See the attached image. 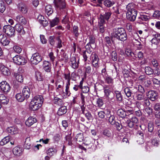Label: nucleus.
Segmentation results:
<instances>
[{"instance_id": "49", "label": "nucleus", "mask_w": 160, "mask_h": 160, "mask_svg": "<svg viewBox=\"0 0 160 160\" xmlns=\"http://www.w3.org/2000/svg\"><path fill=\"white\" fill-rule=\"evenodd\" d=\"M103 134L107 137H109L111 136V133L110 130L105 129L103 130Z\"/></svg>"}, {"instance_id": "4", "label": "nucleus", "mask_w": 160, "mask_h": 160, "mask_svg": "<svg viewBox=\"0 0 160 160\" xmlns=\"http://www.w3.org/2000/svg\"><path fill=\"white\" fill-rule=\"evenodd\" d=\"M14 62L18 65H24L27 62V60L24 57L20 55H16L13 58Z\"/></svg>"}, {"instance_id": "15", "label": "nucleus", "mask_w": 160, "mask_h": 160, "mask_svg": "<svg viewBox=\"0 0 160 160\" xmlns=\"http://www.w3.org/2000/svg\"><path fill=\"white\" fill-rule=\"evenodd\" d=\"M76 60V58L75 57H72L70 59L72 67L74 69H77L78 67L79 59H78L77 61Z\"/></svg>"}, {"instance_id": "61", "label": "nucleus", "mask_w": 160, "mask_h": 160, "mask_svg": "<svg viewBox=\"0 0 160 160\" xmlns=\"http://www.w3.org/2000/svg\"><path fill=\"white\" fill-rule=\"evenodd\" d=\"M98 117L100 118L101 119H103L105 118L106 113L104 111H101L98 113Z\"/></svg>"}, {"instance_id": "14", "label": "nucleus", "mask_w": 160, "mask_h": 160, "mask_svg": "<svg viewBox=\"0 0 160 160\" xmlns=\"http://www.w3.org/2000/svg\"><path fill=\"white\" fill-rule=\"evenodd\" d=\"M37 122V120L36 118L32 117H29L26 120L25 124L27 126L29 127Z\"/></svg>"}, {"instance_id": "20", "label": "nucleus", "mask_w": 160, "mask_h": 160, "mask_svg": "<svg viewBox=\"0 0 160 160\" xmlns=\"http://www.w3.org/2000/svg\"><path fill=\"white\" fill-rule=\"evenodd\" d=\"M72 32L75 38L77 39L79 35L81 32L78 31V28L77 26H74L73 27Z\"/></svg>"}, {"instance_id": "51", "label": "nucleus", "mask_w": 160, "mask_h": 160, "mask_svg": "<svg viewBox=\"0 0 160 160\" xmlns=\"http://www.w3.org/2000/svg\"><path fill=\"white\" fill-rule=\"evenodd\" d=\"M125 52L127 55L128 56L132 57L134 54L131 50L129 48H126Z\"/></svg>"}, {"instance_id": "37", "label": "nucleus", "mask_w": 160, "mask_h": 160, "mask_svg": "<svg viewBox=\"0 0 160 160\" xmlns=\"http://www.w3.org/2000/svg\"><path fill=\"white\" fill-rule=\"evenodd\" d=\"M102 15H100L98 19V25H105V21Z\"/></svg>"}, {"instance_id": "10", "label": "nucleus", "mask_w": 160, "mask_h": 160, "mask_svg": "<svg viewBox=\"0 0 160 160\" xmlns=\"http://www.w3.org/2000/svg\"><path fill=\"white\" fill-rule=\"evenodd\" d=\"M147 96L151 100L154 101L158 98V94L156 91L152 90L148 92Z\"/></svg>"}, {"instance_id": "39", "label": "nucleus", "mask_w": 160, "mask_h": 160, "mask_svg": "<svg viewBox=\"0 0 160 160\" xmlns=\"http://www.w3.org/2000/svg\"><path fill=\"white\" fill-rule=\"evenodd\" d=\"M145 72L146 73L147 75H151L153 72V69L149 67H147L145 68Z\"/></svg>"}, {"instance_id": "47", "label": "nucleus", "mask_w": 160, "mask_h": 160, "mask_svg": "<svg viewBox=\"0 0 160 160\" xmlns=\"http://www.w3.org/2000/svg\"><path fill=\"white\" fill-rule=\"evenodd\" d=\"M13 49L16 52L18 53H20L22 50L21 48L19 45L14 46L13 47Z\"/></svg>"}, {"instance_id": "22", "label": "nucleus", "mask_w": 160, "mask_h": 160, "mask_svg": "<svg viewBox=\"0 0 160 160\" xmlns=\"http://www.w3.org/2000/svg\"><path fill=\"white\" fill-rule=\"evenodd\" d=\"M45 12L47 15L49 16L51 15L53 13V10L52 7L50 5H48L46 6L45 8Z\"/></svg>"}, {"instance_id": "62", "label": "nucleus", "mask_w": 160, "mask_h": 160, "mask_svg": "<svg viewBox=\"0 0 160 160\" xmlns=\"http://www.w3.org/2000/svg\"><path fill=\"white\" fill-rule=\"evenodd\" d=\"M113 8L114 9V13L116 15H118L120 14L121 12V10L118 7H116L115 8L113 7Z\"/></svg>"}, {"instance_id": "24", "label": "nucleus", "mask_w": 160, "mask_h": 160, "mask_svg": "<svg viewBox=\"0 0 160 160\" xmlns=\"http://www.w3.org/2000/svg\"><path fill=\"white\" fill-rule=\"evenodd\" d=\"M7 130L8 133L12 135L16 134L17 133V128L14 126L8 128Z\"/></svg>"}, {"instance_id": "17", "label": "nucleus", "mask_w": 160, "mask_h": 160, "mask_svg": "<svg viewBox=\"0 0 160 160\" xmlns=\"http://www.w3.org/2000/svg\"><path fill=\"white\" fill-rule=\"evenodd\" d=\"M32 101L42 106L43 102V98L42 96L36 95L33 98Z\"/></svg>"}, {"instance_id": "7", "label": "nucleus", "mask_w": 160, "mask_h": 160, "mask_svg": "<svg viewBox=\"0 0 160 160\" xmlns=\"http://www.w3.org/2000/svg\"><path fill=\"white\" fill-rule=\"evenodd\" d=\"M42 60V57L38 53L33 54L30 60L32 63L35 65L38 64Z\"/></svg>"}, {"instance_id": "54", "label": "nucleus", "mask_w": 160, "mask_h": 160, "mask_svg": "<svg viewBox=\"0 0 160 160\" xmlns=\"http://www.w3.org/2000/svg\"><path fill=\"white\" fill-rule=\"evenodd\" d=\"M104 0H92V1L94 3H98L96 6L97 7H102V2H103Z\"/></svg>"}, {"instance_id": "13", "label": "nucleus", "mask_w": 160, "mask_h": 160, "mask_svg": "<svg viewBox=\"0 0 160 160\" xmlns=\"http://www.w3.org/2000/svg\"><path fill=\"white\" fill-rule=\"evenodd\" d=\"M23 150L21 147L18 146L13 148L12 151L15 155L20 156L22 154Z\"/></svg>"}, {"instance_id": "44", "label": "nucleus", "mask_w": 160, "mask_h": 160, "mask_svg": "<svg viewBox=\"0 0 160 160\" xmlns=\"http://www.w3.org/2000/svg\"><path fill=\"white\" fill-rule=\"evenodd\" d=\"M64 78L67 80L66 84H70V81L71 79V77L70 73L68 74H64Z\"/></svg>"}, {"instance_id": "58", "label": "nucleus", "mask_w": 160, "mask_h": 160, "mask_svg": "<svg viewBox=\"0 0 160 160\" xmlns=\"http://www.w3.org/2000/svg\"><path fill=\"white\" fill-rule=\"evenodd\" d=\"M151 143L153 146H157L159 144L158 141L156 138H154L151 140Z\"/></svg>"}, {"instance_id": "28", "label": "nucleus", "mask_w": 160, "mask_h": 160, "mask_svg": "<svg viewBox=\"0 0 160 160\" xmlns=\"http://www.w3.org/2000/svg\"><path fill=\"white\" fill-rule=\"evenodd\" d=\"M1 71L2 73L5 75H8L10 74V72L9 69L4 66L1 68Z\"/></svg>"}, {"instance_id": "38", "label": "nucleus", "mask_w": 160, "mask_h": 160, "mask_svg": "<svg viewBox=\"0 0 160 160\" xmlns=\"http://www.w3.org/2000/svg\"><path fill=\"white\" fill-rule=\"evenodd\" d=\"M124 92L127 96L128 97H131L132 93V91L128 87H126L124 89Z\"/></svg>"}, {"instance_id": "52", "label": "nucleus", "mask_w": 160, "mask_h": 160, "mask_svg": "<svg viewBox=\"0 0 160 160\" xmlns=\"http://www.w3.org/2000/svg\"><path fill=\"white\" fill-rule=\"evenodd\" d=\"M92 139L89 137L85 138L84 140V143L86 145H88L91 143Z\"/></svg>"}, {"instance_id": "43", "label": "nucleus", "mask_w": 160, "mask_h": 160, "mask_svg": "<svg viewBox=\"0 0 160 160\" xmlns=\"http://www.w3.org/2000/svg\"><path fill=\"white\" fill-rule=\"evenodd\" d=\"M91 58L92 59V62L98 60H99L98 56L94 52L92 53L91 56Z\"/></svg>"}, {"instance_id": "64", "label": "nucleus", "mask_w": 160, "mask_h": 160, "mask_svg": "<svg viewBox=\"0 0 160 160\" xmlns=\"http://www.w3.org/2000/svg\"><path fill=\"white\" fill-rule=\"evenodd\" d=\"M104 41L106 44L108 45L109 46H111L112 45V42L110 38L109 37H106L105 38Z\"/></svg>"}, {"instance_id": "36", "label": "nucleus", "mask_w": 160, "mask_h": 160, "mask_svg": "<svg viewBox=\"0 0 160 160\" xmlns=\"http://www.w3.org/2000/svg\"><path fill=\"white\" fill-rule=\"evenodd\" d=\"M112 14V12L110 11H106L104 14L102 15V16L105 19L108 21L111 17Z\"/></svg>"}, {"instance_id": "19", "label": "nucleus", "mask_w": 160, "mask_h": 160, "mask_svg": "<svg viewBox=\"0 0 160 160\" xmlns=\"http://www.w3.org/2000/svg\"><path fill=\"white\" fill-rule=\"evenodd\" d=\"M42 105L36 103L35 102L31 100L30 104V108L33 111H36L38 110Z\"/></svg>"}, {"instance_id": "32", "label": "nucleus", "mask_w": 160, "mask_h": 160, "mask_svg": "<svg viewBox=\"0 0 160 160\" xmlns=\"http://www.w3.org/2000/svg\"><path fill=\"white\" fill-rule=\"evenodd\" d=\"M16 80L19 82H22L23 81V78L22 74L15 73L14 74Z\"/></svg>"}, {"instance_id": "23", "label": "nucleus", "mask_w": 160, "mask_h": 160, "mask_svg": "<svg viewBox=\"0 0 160 160\" xmlns=\"http://www.w3.org/2000/svg\"><path fill=\"white\" fill-rule=\"evenodd\" d=\"M67 112V109L66 107L62 106L60 108L58 112V114L59 116H62L66 113Z\"/></svg>"}, {"instance_id": "34", "label": "nucleus", "mask_w": 160, "mask_h": 160, "mask_svg": "<svg viewBox=\"0 0 160 160\" xmlns=\"http://www.w3.org/2000/svg\"><path fill=\"white\" fill-rule=\"evenodd\" d=\"M76 138L77 141L81 142L83 140L84 136L83 133H80L78 134L76 136Z\"/></svg>"}, {"instance_id": "6", "label": "nucleus", "mask_w": 160, "mask_h": 160, "mask_svg": "<svg viewBox=\"0 0 160 160\" xmlns=\"http://www.w3.org/2000/svg\"><path fill=\"white\" fill-rule=\"evenodd\" d=\"M145 78L144 75H141V83L142 84V85H141V93H142L145 92L144 88L148 87L150 83L149 80H146L143 79Z\"/></svg>"}, {"instance_id": "42", "label": "nucleus", "mask_w": 160, "mask_h": 160, "mask_svg": "<svg viewBox=\"0 0 160 160\" xmlns=\"http://www.w3.org/2000/svg\"><path fill=\"white\" fill-rule=\"evenodd\" d=\"M115 93L116 94L117 100L118 101H121L122 100V97L120 92L118 91H115Z\"/></svg>"}, {"instance_id": "46", "label": "nucleus", "mask_w": 160, "mask_h": 160, "mask_svg": "<svg viewBox=\"0 0 160 160\" xmlns=\"http://www.w3.org/2000/svg\"><path fill=\"white\" fill-rule=\"evenodd\" d=\"M104 104L102 100L100 98L97 99L96 101V104L99 107H102Z\"/></svg>"}, {"instance_id": "57", "label": "nucleus", "mask_w": 160, "mask_h": 160, "mask_svg": "<svg viewBox=\"0 0 160 160\" xmlns=\"http://www.w3.org/2000/svg\"><path fill=\"white\" fill-rule=\"evenodd\" d=\"M99 27L98 31L101 33H103L105 29V25H98Z\"/></svg>"}, {"instance_id": "56", "label": "nucleus", "mask_w": 160, "mask_h": 160, "mask_svg": "<svg viewBox=\"0 0 160 160\" xmlns=\"http://www.w3.org/2000/svg\"><path fill=\"white\" fill-rule=\"evenodd\" d=\"M144 111L149 115H151L152 113V109L149 107L146 108Z\"/></svg>"}, {"instance_id": "2", "label": "nucleus", "mask_w": 160, "mask_h": 160, "mask_svg": "<svg viewBox=\"0 0 160 160\" xmlns=\"http://www.w3.org/2000/svg\"><path fill=\"white\" fill-rule=\"evenodd\" d=\"M133 5V3H129L126 7L127 18L131 21H133L135 20L137 13L136 10L134 8Z\"/></svg>"}, {"instance_id": "9", "label": "nucleus", "mask_w": 160, "mask_h": 160, "mask_svg": "<svg viewBox=\"0 0 160 160\" xmlns=\"http://www.w3.org/2000/svg\"><path fill=\"white\" fill-rule=\"evenodd\" d=\"M18 8L20 12L23 14L26 13L28 10V8L25 4L20 2L18 5Z\"/></svg>"}, {"instance_id": "41", "label": "nucleus", "mask_w": 160, "mask_h": 160, "mask_svg": "<svg viewBox=\"0 0 160 160\" xmlns=\"http://www.w3.org/2000/svg\"><path fill=\"white\" fill-rule=\"evenodd\" d=\"M89 42L88 43V44L94 45L95 42V38L93 35H90L89 38Z\"/></svg>"}, {"instance_id": "59", "label": "nucleus", "mask_w": 160, "mask_h": 160, "mask_svg": "<svg viewBox=\"0 0 160 160\" xmlns=\"http://www.w3.org/2000/svg\"><path fill=\"white\" fill-rule=\"evenodd\" d=\"M142 104L144 107H148L150 104V102L149 100L146 99L143 100V101H142Z\"/></svg>"}, {"instance_id": "16", "label": "nucleus", "mask_w": 160, "mask_h": 160, "mask_svg": "<svg viewBox=\"0 0 160 160\" xmlns=\"http://www.w3.org/2000/svg\"><path fill=\"white\" fill-rule=\"evenodd\" d=\"M26 99L29 98L31 94V91L29 88L27 86H25L23 88L22 90V93Z\"/></svg>"}, {"instance_id": "26", "label": "nucleus", "mask_w": 160, "mask_h": 160, "mask_svg": "<svg viewBox=\"0 0 160 160\" xmlns=\"http://www.w3.org/2000/svg\"><path fill=\"white\" fill-rule=\"evenodd\" d=\"M57 150L54 148H49L47 151V154L51 157L56 153Z\"/></svg>"}, {"instance_id": "18", "label": "nucleus", "mask_w": 160, "mask_h": 160, "mask_svg": "<svg viewBox=\"0 0 160 160\" xmlns=\"http://www.w3.org/2000/svg\"><path fill=\"white\" fill-rule=\"evenodd\" d=\"M15 20L22 25L25 24L27 22L26 19L21 15H19L15 17Z\"/></svg>"}, {"instance_id": "11", "label": "nucleus", "mask_w": 160, "mask_h": 160, "mask_svg": "<svg viewBox=\"0 0 160 160\" xmlns=\"http://www.w3.org/2000/svg\"><path fill=\"white\" fill-rule=\"evenodd\" d=\"M43 69L46 72H49L51 71V64L48 61H44L42 64Z\"/></svg>"}, {"instance_id": "27", "label": "nucleus", "mask_w": 160, "mask_h": 160, "mask_svg": "<svg viewBox=\"0 0 160 160\" xmlns=\"http://www.w3.org/2000/svg\"><path fill=\"white\" fill-rule=\"evenodd\" d=\"M31 145L30 138L29 137L25 139L24 146L26 149H28L30 148Z\"/></svg>"}, {"instance_id": "35", "label": "nucleus", "mask_w": 160, "mask_h": 160, "mask_svg": "<svg viewBox=\"0 0 160 160\" xmlns=\"http://www.w3.org/2000/svg\"><path fill=\"white\" fill-rule=\"evenodd\" d=\"M9 141V136L6 137L0 142V145L1 146H3L8 143Z\"/></svg>"}, {"instance_id": "55", "label": "nucleus", "mask_w": 160, "mask_h": 160, "mask_svg": "<svg viewBox=\"0 0 160 160\" xmlns=\"http://www.w3.org/2000/svg\"><path fill=\"white\" fill-rule=\"evenodd\" d=\"M152 43V45H158L159 42L157 40V39L154 37L151 41Z\"/></svg>"}, {"instance_id": "53", "label": "nucleus", "mask_w": 160, "mask_h": 160, "mask_svg": "<svg viewBox=\"0 0 160 160\" xmlns=\"http://www.w3.org/2000/svg\"><path fill=\"white\" fill-rule=\"evenodd\" d=\"M9 40V38L6 37L5 39L2 41V42H1V43L4 46H7L10 43Z\"/></svg>"}, {"instance_id": "3", "label": "nucleus", "mask_w": 160, "mask_h": 160, "mask_svg": "<svg viewBox=\"0 0 160 160\" xmlns=\"http://www.w3.org/2000/svg\"><path fill=\"white\" fill-rule=\"evenodd\" d=\"M55 7L57 11H63L66 8V3L63 1L62 0H54Z\"/></svg>"}, {"instance_id": "33", "label": "nucleus", "mask_w": 160, "mask_h": 160, "mask_svg": "<svg viewBox=\"0 0 160 160\" xmlns=\"http://www.w3.org/2000/svg\"><path fill=\"white\" fill-rule=\"evenodd\" d=\"M105 82L111 86H112L113 83V79L110 76H107L105 79Z\"/></svg>"}, {"instance_id": "12", "label": "nucleus", "mask_w": 160, "mask_h": 160, "mask_svg": "<svg viewBox=\"0 0 160 160\" xmlns=\"http://www.w3.org/2000/svg\"><path fill=\"white\" fill-rule=\"evenodd\" d=\"M14 29L21 35H24L25 33V32L23 26L19 23H17Z\"/></svg>"}, {"instance_id": "5", "label": "nucleus", "mask_w": 160, "mask_h": 160, "mask_svg": "<svg viewBox=\"0 0 160 160\" xmlns=\"http://www.w3.org/2000/svg\"><path fill=\"white\" fill-rule=\"evenodd\" d=\"M3 31L8 36L11 37L14 35L15 29L9 25H5L3 28Z\"/></svg>"}, {"instance_id": "8", "label": "nucleus", "mask_w": 160, "mask_h": 160, "mask_svg": "<svg viewBox=\"0 0 160 160\" xmlns=\"http://www.w3.org/2000/svg\"><path fill=\"white\" fill-rule=\"evenodd\" d=\"M0 87L2 91L5 93H7L10 90L9 84L5 81H3L0 83Z\"/></svg>"}, {"instance_id": "21", "label": "nucleus", "mask_w": 160, "mask_h": 160, "mask_svg": "<svg viewBox=\"0 0 160 160\" xmlns=\"http://www.w3.org/2000/svg\"><path fill=\"white\" fill-rule=\"evenodd\" d=\"M103 3L105 6L107 8H109L112 7L115 4L114 1L110 0H104Z\"/></svg>"}, {"instance_id": "60", "label": "nucleus", "mask_w": 160, "mask_h": 160, "mask_svg": "<svg viewBox=\"0 0 160 160\" xmlns=\"http://www.w3.org/2000/svg\"><path fill=\"white\" fill-rule=\"evenodd\" d=\"M112 56V59L114 61H116L117 60V54L115 51H112L111 55Z\"/></svg>"}, {"instance_id": "30", "label": "nucleus", "mask_w": 160, "mask_h": 160, "mask_svg": "<svg viewBox=\"0 0 160 160\" xmlns=\"http://www.w3.org/2000/svg\"><path fill=\"white\" fill-rule=\"evenodd\" d=\"M53 102L54 104H58L59 106L62 105L63 104L62 100L57 97L54 98Z\"/></svg>"}, {"instance_id": "25", "label": "nucleus", "mask_w": 160, "mask_h": 160, "mask_svg": "<svg viewBox=\"0 0 160 160\" xmlns=\"http://www.w3.org/2000/svg\"><path fill=\"white\" fill-rule=\"evenodd\" d=\"M17 100L19 102H22L24 100L26 99L25 97H24L23 95L21 93H18L15 96Z\"/></svg>"}, {"instance_id": "31", "label": "nucleus", "mask_w": 160, "mask_h": 160, "mask_svg": "<svg viewBox=\"0 0 160 160\" xmlns=\"http://www.w3.org/2000/svg\"><path fill=\"white\" fill-rule=\"evenodd\" d=\"M59 21L58 18H56L50 21V25L51 27H54L58 25Z\"/></svg>"}, {"instance_id": "48", "label": "nucleus", "mask_w": 160, "mask_h": 160, "mask_svg": "<svg viewBox=\"0 0 160 160\" xmlns=\"http://www.w3.org/2000/svg\"><path fill=\"white\" fill-rule=\"evenodd\" d=\"M109 122L112 125H114L116 122L115 120V117L114 116L111 115L109 117Z\"/></svg>"}, {"instance_id": "50", "label": "nucleus", "mask_w": 160, "mask_h": 160, "mask_svg": "<svg viewBox=\"0 0 160 160\" xmlns=\"http://www.w3.org/2000/svg\"><path fill=\"white\" fill-rule=\"evenodd\" d=\"M70 84H66L65 88V93L67 96H70L71 93L69 90V87Z\"/></svg>"}, {"instance_id": "40", "label": "nucleus", "mask_w": 160, "mask_h": 160, "mask_svg": "<svg viewBox=\"0 0 160 160\" xmlns=\"http://www.w3.org/2000/svg\"><path fill=\"white\" fill-rule=\"evenodd\" d=\"M35 77L37 80L38 81H41L42 79L41 73L37 71L36 72Z\"/></svg>"}, {"instance_id": "45", "label": "nucleus", "mask_w": 160, "mask_h": 160, "mask_svg": "<svg viewBox=\"0 0 160 160\" xmlns=\"http://www.w3.org/2000/svg\"><path fill=\"white\" fill-rule=\"evenodd\" d=\"M154 126L153 123L152 122H149L148 123V130L150 132H152L153 130Z\"/></svg>"}, {"instance_id": "63", "label": "nucleus", "mask_w": 160, "mask_h": 160, "mask_svg": "<svg viewBox=\"0 0 160 160\" xmlns=\"http://www.w3.org/2000/svg\"><path fill=\"white\" fill-rule=\"evenodd\" d=\"M82 90V92L83 93H87L89 90V88L87 86H84L81 88Z\"/></svg>"}, {"instance_id": "29", "label": "nucleus", "mask_w": 160, "mask_h": 160, "mask_svg": "<svg viewBox=\"0 0 160 160\" xmlns=\"http://www.w3.org/2000/svg\"><path fill=\"white\" fill-rule=\"evenodd\" d=\"M117 113L118 116L122 118H124L126 116L125 112L122 109H118Z\"/></svg>"}, {"instance_id": "1", "label": "nucleus", "mask_w": 160, "mask_h": 160, "mask_svg": "<svg viewBox=\"0 0 160 160\" xmlns=\"http://www.w3.org/2000/svg\"><path fill=\"white\" fill-rule=\"evenodd\" d=\"M113 36L118 40L122 41L126 40L127 34L123 28H115L113 29Z\"/></svg>"}]
</instances>
